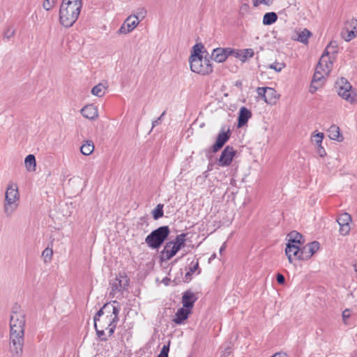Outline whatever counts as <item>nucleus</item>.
<instances>
[{
	"label": "nucleus",
	"instance_id": "4d7b16f0",
	"mask_svg": "<svg viewBox=\"0 0 357 357\" xmlns=\"http://www.w3.org/2000/svg\"><path fill=\"white\" fill-rule=\"evenodd\" d=\"M162 283H163L164 284H165L166 286H167V285H169V284L170 279L166 277V278H163V280H162Z\"/></svg>",
	"mask_w": 357,
	"mask_h": 357
},
{
	"label": "nucleus",
	"instance_id": "f704fd0d",
	"mask_svg": "<svg viewBox=\"0 0 357 357\" xmlns=\"http://www.w3.org/2000/svg\"><path fill=\"white\" fill-rule=\"evenodd\" d=\"M254 51L252 49H243L241 50V55L240 60L245 62L248 59L252 58L254 56Z\"/></svg>",
	"mask_w": 357,
	"mask_h": 357
},
{
	"label": "nucleus",
	"instance_id": "864d4df0",
	"mask_svg": "<svg viewBox=\"0 0 357 357\" xmlns=\"http://www.w3.org/2000/svg\"><path fill=\"white\" fill-rule=\"evenodd\" d=\"M351 316L350 310L349 309H346L342 312V319L344 322H346V320L349 319Z\"/></svg>",
	"mask_w": 357,
	"mask_h": 357
},
{
	"label": "nucleus",
	"instance_id": "c85d7f7f",
	"mask_svg": "<svg viewBox=\"0 0 357 357\" xmlns=\"http://www.w3.org/2000/svg\"><path fill=\"white\" fill-rule=\"evenodd\" d=\"M24 163L28 171H35L36 162V158L33 155H28L24 160Z\"/></svg>",
	"mask_w": 357,
	"mask_h": 357
},
{
	"label": "nucleus",
	"instance_id": "39448f33",
	"mask_svg": "<svg viewBox=\"0 0 357 357\" xmlns=\"http://www.w3.org/2000/svg\"><path fill=\"white\" fill-rule=\"evenodd\" d=\"M170 233L168 226H161L153 230L146 238V243L152 249H158L167 238Z\"/></svg>",
	"mask_w": 357,
	"mask_h": 357
},
{
	"label": "nucleus",
	"instance_id": "c03bdc74",
	"mask_svg": "<svg viewBox=\"0 0 357 357\" xmlns=\"http://www.w3.org/2000/svg\"><path fill=\"white\" fill-rule=\"evenodd\" d=\"M340 225V234L342 236L347 235L350 231L349 225Z\"/></svg>",
	"mask_w": 357,
	"mask_h": 357
},
{
	"label": "nucleus",
	"instance_id": "5701e85b",
	"mask_svg": "<svg viewBox=\"0 0 357 357\" xmlns=\"http://www.w3.org/2000/svg\"><path fill=\"white\" fill-rule=\"evenodd\" d=\"M328 137L331 139L337 142H342L344 139L342 135L340 133V130L336 125H332L328 130Z\"/></svg>",
	"mask_w": 357,
	"mask_h": 357
},
{
	"label": "nucleus",
	"instance_id": "393cba45",
	"mask_svg": "<svg viewBox=\"0 0 357 357\" xmlns=\"http://www.w3.org/2000/svg\"><path fill=\"white\" fill-rule=\"evenodd\" d=\"M288 243H291L292 244H296L298 245H302L304 243V241L303 240V236L300 233L296 231H291L288 234Z\"/></svg>",
	"mask_w": 357,
	"mask_h": 357
},
{
	"label": "nucleus",
	"instance_id": "0eeeda50",
	"mask_svg": "<svg viewBox=\"0 0 357 357\" xmlns=\"http://www.w3.org/2000/svg\"><path fill=\"white\" fill-rule=\"evenodd\" d=\"M338 95L351 104L357 103V93L353 90L348 80L341 77L336 82Z\"/></svg>",
	"mask_w": 357,
	"mask_h": 357
},
{
	"label": "nucleus",
	"instance_id": "f3484780",
	"mask_svg": "<svg viewBox=\"0 0 357 357\" xmlns=\"http://www.w3.org/2000/svg\"><path fill=\"white\" fill-rule=\"evenodd\" d=\"M197 297L195 294L190 290H187L183 294L182 296V304L183 306L188 310L193 307L194 303L197 300Z\"/></svg>",
	"mask_w": 357,
	"mask_h": 357
},
{
	"label": "nucleus",
	"instance_id": "a878e982",
	"mask_svg": "<svg viewBox=\"0 0 357 357\" xmlns=\"http://www.w3.org/2000/svg\"><path fill=\"white\" fill-rule=\"evenodd\" d=\"M279 98V95L277 93L276 91L270 87H266V102L270 105L274 104L276 102Z\"/></svg>",
	"mask_w": 357,
	"mask_h": 357
},
{
	"label": "nucleus",
	"instance_id": "58836bf2",
	"mask_svg": "<svg viewBox=\"0 0 357 357\" xmlns=\"http://www.w3.org/2000/svg\"><path fill=\"white\" fill-rule=\"evenodd\" d=\"M324 136V133H322V132H318L317 134H314L312 136V141L317 146L320 145L322 143Z\"/></svg>",
	"mask_w": 357,
	"mask_h": 357
},
{
	"label": "nucleus",
	"instance_id": "2eb2a0df",
	"mask_svg": "<svg viewBox=\"0 0 357 357\" xmlns=\"http://www.w3.org/2000/svg\"><path fill=\"white\" fill-rule=\"evenodd\" d=\"M320 248L318 241H313L303 246L301 248V255L299 256V260L309 259Z\"/></svg>",
	"mask_w": 357,
	"mask_h": 357
},
{
	"label": "nucleus",
	"instance_id": "e433bc0d",
	"mask_svg": "<svg viewBox=\"0 0 357 357\" xmlns=\"http://www.w3.org/2000/svg\"><path fill=\"white\" fill-rule=\"evenodd\" d=\"M53 255L52 248H47L42 252V257L44 258L45 262L50 261Z\"/></svg>",
	"mask_w": 357,
	"mask_h": 357
},
{
	"label": "nucleus",
	"instance_id": "9b49d317",
	"mask_svg": "<svg viewBox=\"0 0 357 357\" xmlns=\"http://www.w3.org/2000/svg\"><path fill=\"white\" fill-rule=\"evenodd\" d=\"M330 72L325 71V69L322 67L319 68V66H317L314 74L313 75L312 81L310 86L309 91L311 93H314L319 87H321L324 83L323 80L325 77L329 74Z\"/></svg>",
	"mask_w": 357,
	"mask_h": 357
},
{
	"label": "nucleus",
	"instance_id": "37998d69",
	"mask_svg": "<svg viewBox=\"0 0 357 357\" xmlns=\"http://www.w3.org/2000/svg\"><path fill=\"white\" fill-rule=\"evenodd\" d=\"M15 33V29L13 26H8L4 31V37L7 39H10Z\"/></svg>",
	"mask_w": 357,
	"mask_h": 357
},
{
	"label": "nucleus",
	"instance_id": "8fccbe9b",
	"mask_svg": "<svg viewBox=\"0 0 357 357\" xmlns=\"http://www.w3.org/2000/svg\"><path fill=\"white\" fill-rule=\"evenodd\" d=\"M165 113H166V111H164L157 119L154 120L152 122V128H154L156 126H158L159 123H160V121H161L162 119L163 118V116H165Z\"/></svg>",
	"mask_w": 357,
	"mask_h": 357
},
{
	"label": "nucleus",
	"instance_id": "b1692460",
	"mask_svg": "<svg viewBox=\"0 0 357 357\" xmlns=\"http://www.w3.org/2000/svg\"><path fill=\"white\" fill-rule=\"evenodd\" d=\"M198 271L197 274H199L201 271L199 268V261L198 259L196 260V261H192L191 262L190 266L189 268V271L185 273V278H184V282H189L192 279V275L195 271Z\"/></svg>",
	"mask_w": 357,
	"mask_h": 357
},
{
	"label": "nucleus",
	"instance_id": "ddd939ff",
	"mask_svg": "<svg viewBox=\"0 0 357 357\" xmlns=\"http://www.w3.org/2000/svg\"><path fill=\"white\" fill-rule=\"evenodd\" d=\"M236 153L233 146H227L221 153L219 159L217 161V164L220 167L229 166Z\"/></svg>",
	"mask_w": 357,
	"mask_h": 357
},
{
	"label": "nucleus",
	"instance_id": "bf43d9fd",
	"mask_svg": "<svg viewBox=\"0 0 357 357\" xmlns=\"http://www.w3.org/2000/svg\"><path fill=\"white\" fill-rule=\"evenodd\" d=\"M350 357H357V351H354L351 354Z\"/></svg>",
	"mask_w": 357,
	"mask_h": 357
},
{
	"label": "nucleus",
	"instance_id": "423d86ee",
	"mask_svg": "<svg viewBox=\"0 0 357 357\" xmlns=\"http://www.w3.org/2000/svg\"><path fill=\"white\" fill-rule=\"evenodd\" d=\"M186 233L177 235L174 240L167 242L162 251V257L165 260L171 259L176 253L185 246Z\"/></svg>",
	"mask_w": 357,
	"mask_h": 357
},
{
	"label": "nucleus",
	"instance_id": "13d9d810",
	"mask_svg": "<svg viewBox=\"0 0 357 357\" xmlns=\"http://www.w3.org/2000/svg\"><path fill=\"white\" fill-rule=\"evenodd\" d=\"M226 248L225 243H224L220 248V252L222 253Z\"/></svg>",
	"mask_w": 357,
	"mask_h": 357
},
{
	"label": "nucleus",
	"instance_id": "a211bd4d",
	"mask_svg": "<svg viewBox=\"0 0 357 357\" xmlns=\"http://www.w3.org/2000/svg\"><path fill=\"white\" fill-rule=\"evenodd\" d=\"M285 253L289 262H291L293 257L299 259V256L301 255V248L300 245L287 243Z\"/></svg>",
	"mask_w": 357,
	"mask_h": 357
},
{
	"label": "nucleus",
	"instance_id": "49530a36",
	"mask_svg": "<svg viewBox=\"0 0 357 357\" xmlns=\"http://www.w3.org/2000/svg\"><path fill=\"white\" fill-rule=\"evenodd\" d=\"M258 96L266 101V87H258L257 89Z\"/></svg>",
	"mask_w": 357,
	"mask_h": 357
},
{
	"label": "nucleus",
	"instance_id": "c9c22d12",
	"mask_svg": "<svg viewBox=\"0 0 357 357\" xmlns=\"http://www.w3.org/2000/svg\"><path fill=\"white\" fill-rule=\"evenodd\" d=\"M146 10L143 7H140L137 9L134 15H132V16H134L135 18L137 19V20H139V22L146 17Z\"/></svg>",
	"mask_w": 357,
	"mask_h": 357
},
{
	"label": "nucleus",
	"instance_id": "603ef678",
	"mask_svg": "<svg viewBox=\"0 0 357 357\" xmlns=\"http://www.w3.org/2000/svg\"><path fill=\"white\" fill-rule=\"evenodd\" d=\"M276 280L280 284H283L285 282L284 276L281 273L277 274Z\"/></svg>",
	"mask_w": 357,
	"mask_h": 357
},
{
	"label": "nucleus",
	"instance_id": "6ab92c4d",
	"mask_svg": "<svg viewBox=\"0 0 357 357\" xmlns=\"http://www.w3.org/2000/svg\"><path fill=\"white\" fill-rule=\"evenodd\" d=\"M228 58L227 47H218L213 50L211 59L217 63H223Z\"/></svg>",
	"mask_w": 357,
	"mask_h": 357
},
{
	"label": "nucleus",
	"instance_id": "aec40b11",
	"mask_svg": "<svg viewBox=\"0 0 357 357\" xmlns=\"http://www.w3.org/2000/svg\"><path fill=\"white\" fill-rule=\"evenodd\" d=\"M81 114L86 119L94 120L97 119L98 109L93 105H87L81 109Z\"/></svg>",
	"mask_w": 357,
	"mask_h": 357
},
{
	"label": "nucleus",
	"instance_id": "a18cd8bd",
	"mask_svg": "<svg viewBox=\"0 0 357 357\" xmlns=\"http://www.w3.org/2000/svg\"><path fill=\"white\" fill-rule=\"evenodd\" d=\"M169 351V343L167 345H164L158 354V357H168Z\"/></svg>",
	"mask_w": 357,
	"mask_h": 357
},
{
	"label": "nucleus",
	"instance_id": "a19ab883",
	"mask_svg": "<svg viewBox=\"0 0 357 357\" xmlns=\"http://www.w3.org/2000/svg\"><path fill=\"white\" fill-rule=\"evenodd\" d=\"M227 50H228V57L229 56H233L235 58H237L239 59H241V50H236L234 48L227 47Z\"/></svg>",
	"mask_w": 357,
	"mask_h": 357
},
{
	"label": "nucleus",
	"instance_id": "4c0bfd02",
	"mask_svg": "<svg viewBox=\"0 0 357 357\" xmlns=\"http://www.w3.org/2000/svg\"><path fill=\"white\" fill-rule=\"evenodd\" d=\"M95 327V329H96V334L98 337V338L101 340V341H107V335L105 333V331L106 330L105 328H99L98 327V326H94Z\"/></svg>",
	"mask_w": 357,
	"mask_h": 357
},
{
	"label": "nucleus",
	"instance_id": "6e6d98bb",
	"mask_svg": "<svg viewBox=\"0 0 357 357\" xmlns=\"http://www.w3.org/2000/svg\"><path fill=\"white\" fill-rule=\"evenodd\" d=\"M274 1L275 0H261L260 1V3H263L264 5L269 6V5L272 4Z\"/></svg>",
	"mask_w": 357,
	"mask_h": 357
},
{
	"label": "nucleus",
	"instance_id": "c756f323",
	"mask_svg": "<svg viewBox=\"0 0 357 357\" xmlns=\"http://www.w3.org/2000/svg\"><path fill=\"white\" fill-rule=\"evenodd\" d=\"M278 20V15L274 12L266 13L263 17V24L265 25H271L275 23Z\"/></svg>",
	"mask_w": 357,
	"mask_h": 357
},
{
	"label": "nucleus",
	"instance_id": "79ce46f5",
	"mask_svg": "<svg viewBox=\"0 0 357 357\" xmlns=\"http://www.w3.org/2000/svg\"><path fill=\"white\" fill-rule=\"evenodd\" d=\"M285 67L284 63L274 62L269 66V68L275 70L276 72H280Z\"/></svg>",
	"mask_w": 357,
	"mask_h": 357
},
{
	"label": "nucleus",
	"instance_id": "2f4dec72",
	"mask_svg": "<svg viewBox=\"0 0 357 357\" xmlns=\"http://www.w3.org/2000/svg\"><path fill=\"white\" fill-rule=\"evenodd\" d=\"M204 45L201 43L195 45L192 47V52L189 59L203 56V55L201 54Z\"/></svg>",
	"mask_w": 357,
	"mask_h": 357
},
{
	"label": "nucleus",
	"instance_id": "3c124183",
	"mask_svg": "<svg viewBox=\"0 0 357 357\" xmlns=\"http://www.w3.org/2000/svg\"><path fill=\"white\" fill-rule=\"evenodd\" d=\"M62 2H66L68 3H73L76 6L82 7V0H63Z\"/></svg>",
	"mask_w": 357,
	"mask_h": 357
},
{
	"label": "nucleus",
	"instance_id": "680f3d73",
	"mask_svg": "<svg viewBox=\"0 0 357 357\" xmlns=\"http://www.w3.org/2000/svg\"><path fill=\"white\" fill-rule=\"evenodd\" d=\"M354 269L357 272V261L354 264Z\"/></svg>",
	"mask_w": 357,
	"mask_h": 357
},
{
	"label": "nucleus",
	"instance_id": "4468645a",
	"mask_svg": "<svg viewBox=\"0 0 357 357\" xmlns=\"http://www.w3.org/2000/svg\"><path fill=\"white\" fill-rule=\"evenodd\" d=\"M231 135L230 129L225 127L221 128V130L218 135L216 141L212 146L213 152L215 153L223 147L225 143L229 139Z\"/></svg>",
	"mask_w": 357,
	"mask_h": 357
},
{
	"label": "nucleus",
	"instance_id": "20e7f679",
	"mask_svg": "<svg viewBox=\"0 0 357 357\" xmlns=\"http://www.w3.org/2000/svg\"><path fill=\"white\" fill-rule=\"evenodd\" d=\"M20 202V192L16 183L10 182L7 185L3 202V212L7 217H10L17 209Z\"/></svg>",
	"mask_w": 357,
	"mask_h": 357
},
{
	"label": "nucleus",
	"instance_id": "6e6552de",
	"mask_svg": "<svg viewBox=\"0 0 357 357\" xmlns=\"http://www.w3.org/2000/svg\"><path fill=\"white\" fill-rule=\"evenodd\" d=\"M337 53V45L333 44L332 42L330 43L326 47L319 61L317 64V66H319V68L322 67L325 69V71L331 72L333 68V62L335 60Z\"/></svg>",
	"mask_w": 357,
	"mask_h": 357
},
{
	"label": "nucleus",
	"instance_id": "72a5a7b5",
	"mask_svg": "<svg viewBox=\"0 0 357 357\" xmlns=\"http://www.w3.org/2000/svg\"><path fill=\"white\" fill-rule=\"evenodd\" d=\"M337 222L339 225H349L351 222V217L349 213H344L338 217Z\"/></svg>",
	"mask_w": 357,
	"mask_h": 357
},
{
	"label": "nucleus",
	"instance_id": "7c9ffc66",
	"mask_svg": "<svg viewBox=\"0 0 357 357\" xmlns=\"http://www.w3.org/2000/svg\"><path fill=\"white\" fill-rule=\"evenodd\" d=\"M106 87L102 84H98L93 86L91 89V93L93 96H98V97H102L105 93Z\"/></svg>",
	"mask_w": 357,
	"mask_h": 357
},
{
	"label": "nucleus",
	"instance_id": "4be33fe9",
	"mask_svg": "<svg viewBox=\"0 0 357 357\" xmlns=\"http://www.w3.org/2000/svg\"><path fill=\"white\" fill-rule=\"evenodd\" d=\"M252 113L245 107H242L240 109L238 117V127L241 128L244 126L251 118Z\"/></svg>",
	"mask_w": 357,
	"mask_h": 357
},
{
	"label": "nucleus",
	"instance_id": "9d476101",
	"mask_svg": "<svg viewBox=\"0 0 357 357\" xmlns=\"http://www.w3.org/2000/svg\"><path fill=\"white\" fill-rule=\"evenodd\" d=\"M129 284V279L126 275H119L115 279L111 280V291L109 294L114 297L117 293H121Z\"/></svg>",
	"mask_w": 357,
	"mask_h": 357
},
{
	"label": "nucleus",
	"instance_id": "1a4fd4ad",
	"mask_svg": "<svg viewBox=\"0 0 357 357\" xmlns=\"http://www.w3.org/2000/svg\"><path fill=\"white\" fill-rule=\"evenodd\" d=\"M190 70L202 75H209L213 72V65L206 56L189 59Z\"/></svg>",
	"mask_w": 357,
	"mask_h": 357
},
{
	"label": "nucleus",
	"instance_id": "7ed1b4c3",
	"mask_svg": "<svg viewBox=\"0 0 357 357\" xmlns=\"http://www.w3.org/2000/svg\"><path fill=\"white\" fill-rule=\"evenodd\" d=\"M82 6L73 3L62 2L59 9V22L66 28L71 27L77 21L82 9Z\"/></svg>",
	"mask_w": 357,
	"mask_h": 357
},
{
	"label": "nucleus",
	"instance_id": "052dcab7",
	"mask_svg": "<svg viewBox=\"0 0 357 357\" xmlns=\"http://www.w3.org/2000/svg\"><path fill=\"white\" fill-rule=\"evenodd\" d=\"M253 5L254 6H257L259 5L257 0H254Z\"/></svg>",
	"mask_w": 357,
	"mask_h": 357
},
{
	"label": "nucleus",
	"instance_id": "cd10ccee",
	"mask_svg": "<svg viewBox=\"0 0 357 357\" xmlns=\"http://www.w3.org/2000/svg\"><path fill=\"white\" fill-rule=\"evenodd\" d=\"M94 150V145L92 141L87 140L81 147L80 151L84 155H91Z\"/></svg>",
	"mask_w": 357,
	"mask_h": 357
},
{
	"label": "nucleus",
	"instance_id": "5fc2aeb1",
	"mask_svg": "<svg viewBox=\"0 0 357 357\" xmlns=\"http://www.w3.org/2000/svg\"><path fill=\"white\" fill-rule=\"evenodd\" d=\"M271 357H288L287 354L284 352H278Z\"/></svg>",
	"mask_w": 357,
	"mask_h": 357
},
{
	"label": "nucleus",
	"instance_id": "412c9836",
	"mask_svg": "<svg viewBox=\"0 0 357 357\" xmlns=\"http://www.w3.org/2000/svg\"><path fill=\"white\" fill-rule=\"evenodd\" d=\"M191 313V310L184 307L179 308L173 319V321L178 325L182 324L186 320Z\"/></svg>",
	"mask_w": 357,
	"mask_h": 357
},
{
	"label": "nucleus",
	"instance_id": "09e8293b",
	"mask_svg": "<svg viewBox=\"0 0 357 357\" xmlns=\"http://www.w3.org/2000/svg\"><path fill=\"white\" fill-rule=\"evenodd\" d=\"M317 152L320 157H324L326 155V152L321 144L317 146Z\"/></svg>",
	"mask_w": 357,
	"mask_h": 357
},
{
	"label": "nucleus",
	"instance_id": "bb28decb",
	"mask_svg": "<svg viewBox=\"0 0 357 357\" xmlns=\"http://www.w3.org/2000/svg\"><path fill=\"white\" fill-rule=\"evenodd\" d=\"M312 36V33L307 29H304L297 33V38L295 40L307 45L308 39Z\"/></svg>",
	"mask_w": 357,
	"mask_h": 357
},
{
	"label": "nucleus",
	"instance_id": "f8f14e48",
	"mask_svg": "<svg viewBox=\"0 0 357 357\" xmlns=\"http://www.w3.org/2000/svg\"><path fill=\"white\" fill-rule=\"evenodd\" d=\"M342 38L349 42L357 37V20L352 18L347 20L341 33Z\"/></svg>",
	"mask_w": 357,
	"mask_h": 357
},
{
	"label": "nucleus",
	"instance_id": "473e14b6",
	"mask_svg": "<svg viewBox=\"0 0 357 357\" xmlns=\"http://www.w3.org/2000/svg\"><path fill=\"white\" fill-rule=\"evenodd\" d=\"M152 215L154 220H158L159 218H162L164 215L163 204H158L156 207L152 211Z\"/></svg>",
	"mask_w": 357,
	"mask_h": 357
},
{
	"label": "nucleus",
	"instance_id": "f257e3e1",
	"mask_svg": "<svg viewBox=\"0 0 357 357\" xmlns=\"http://www.w3.org/2000/svg\"><path fill=\"white\" fill-rule=\"evenodd\" d=\"M26 314L20 307L12 308L10 318L9 352L10 357H22L24 343Z\"/></svg>",
	"mask_w": 357,
	"mask_h": 357
},
{
	"label": "nucleus",
	"instance_id": "de8ad7c7",
	"mask_svg": "<svg viewBox=\"0 0 357 357\" xmlns=\"http://www.w3.org/2000/svg\"><path fill=\"white\" fill-rule=\"evenodd\" d=\"M232 352V347L231 345H228L222 351V354L221 357H227L229 356Z\"/></svg>",
	"mask_w": 357,
	"mask_h": 357
},
{
	"label": "nucleus",
	"instance_id": "ea45409f",
	"mask_svg": "<svg viewBox=\"0 0 357 357\" xmlns=\"http://www.w3.org/2000/svg\"><path fill=\"white\" fill-rule=\"evenodd\" d=\"M56 0H44L43 7L46 10H50L54 8Z\"/></svg>",
	"mask_w": 357,
	"mask_h": 357
},
{
	"label": "nucleus",
	"instance_id": "dca6fc26",
	"mask_svg": "<svg viewBox=\"0 0 357 357\" xmlns=\"http://www.w3.org/2000/svg\"><path fill=\"white\" fill-rule=\"evenodd\" d=\"M139 20L135 18L134 16L130 15L126 18L122 26L119 29V33H128L131 32L138 24Z\"/></svg>",
	"mask_w": 357,
	"mask_h": 357
},
{
	"label": "nucleus",
	"instance_id": "f03ea898",
	"mask_svg": "<svg viewBox=\"0 0 357 357\" xmlns=\"http://www.w3.org/2000/svg\"><path fill=\"white\" fill-rule=\"evenodd\" d=\"M119 312L117 301L105 304L93 317L94 326L108 330L109 336H112L119 321Z\"/></svg>",
	"mask_w": 357,
	"mask_h": 357
}]
</instances>
